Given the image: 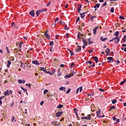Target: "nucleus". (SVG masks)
<instances>
[{
    "label": "nucleus",
    "instance_id": "nucleus-1",
    "mask_svg": "<svg viewBox=\"0 0 126 126\" xmlns=\"http://www.w3.org/2000/svg\"><path fill=\"white\" fill-rule=\"evenodd\" d=\"M120 34V32L119 31H117L115 32L114 35L116 36L115 37L113 38L111 40H109V42H113L114 40H117L118 38H119V35Z\"/></svg>",
    "mask_w": 126,
    "mask_h": 126
},
{
    "label": "nucleus",
    "instance_id": "nucleus-2",
    "mask_svg": "<svg viewBox=\"0 0 126 126\" xmlns=\"http://www.w3.org/2000/svg\"><path fill=\"white\" fill-rule=\"evenodd\" d=\"M96 116L98 118H104V117H105V115H103L102 116H100V115L101 114V109H99L98 110V111L96 112Z\"/></svg>",
    "mask_w": 126,
    "mask_h": 126
},
{
    "label": "nucleus",
    "instance_id": "nucleus-3",
    "mask_svg": "<svg viewBox=\"0 0 126 126\" xmlns=\"http://www.w3.org/2000/svg\"><path fill=\"white\" fill-rule=\"evenodd\" d=\"M74 73H70L68 75H66L64 76V78H65V79H67L68 78H70V77H71L72 76H74Z\"/></svg>",
    "mask_w": 126,
    "mask_h": 126
},
{
    "label": "nucleus",
    "instance_id": "nucleus-4",
    "mask_svg": "<svg viewBox=\"0 0 126 126\" xmlns=\"http://www.w3.org/2000/svg\"><path fill=\"white\" fill-rule=\"evenodd\" d=\"M107 60H108V61H107V63H111L112 62V63H113V62H114V58L113 57H108L107 58Z\"/></svg>",
    "mask_w": 126,
    "mask_h": 126
},
{
    "label": "nucleus",
    "instance_id": "nucleus-5",
    "mask_svg": "<svg viewBox=\"0 0 126 126\" xmlns=\"http://www.w3.org/2000/svg\"><path fill=\"white\" fill-rule=\"evenodd\" d=\"M29 14L32 17H34V16H35V13L34 12V10H32L31 12H30Z\"/></svg>",
    "mask_w": 126,
    "mask_h": 126
},
{
    "label": "nucleus",
    "instance_id": "nucleus-6",
    "mask_svg": "<svg viewBox=\"0 0 126 126\" xmlns=\"http://www.w3.org/2000/svg\"><path fill=\"white\" fill-rule=\"evenodd\" d=\"M32 63H33V64H36V65H39V64H40V63H38V61L37 60L33 61L32 62Z\"/></svg>",
    "mask_w": 126,
    "mask_h": 126
},
{
    "label": "nucleus",
    "instance_id": "nucleus-7",
    "mask_svg": "<svg viewBox=\"0 0 126 126\" xmlns=\"http://www.w3.org/2000/svg\"><path fill=\"white\" fill-rule=\"evenodd\" d=\"M99 29V27H96L95 28H94V29L93 30V33L95 35V34H96V32H97V30Z\"/></svg>",
    "mask_w": 126,
    "mask_h": 126
},
{
    "label": "nucleus",
    "instance_id": "nucleus-8",
    "mask_svg": "<svg viewBox=\"0 0 126 126\" xmlns=\"http://www.w3.org/2000/svg\"><path fill=\"white\" fill-rule=\"evenodd\" d=\"M79 91L80 92H81V91H82V87H80L77 89L76 94H78V92H79Z\"/></svg>",
    "mask_w": 126,
    "mask_h": 126
},
{
    "label": "nucleus",
    "instance_id": "nucleus-9",
    "mask_svg": "<svg viewBox=\"0 0 126 126\" xmlns=\"http://www.w3.org/2000/svg\"><path fill=\"white\" fill-rule=\"evenodd\" d=\"M120 39H121V37H118V38H117V39H114V41L115 44H118L119 42H120Z\"/></svg>",
    "mask_w": 126,
    "mask_h": 126
},
{
    "label": "nucleus",
    "instance_id": "nucleus-10",
    "mask_svg": "<svg viewBox=\"0 0 126 126\" xmlns=\"http://www.w3.org/2000/svg\"><path fill=\"white\" fill-rule=\"evenodd\" d=\"M92 59L94 60V62H95L96 63H98V57H93Z\"/></svg>",
    "mask_w": 126,
    "mask_h": 126
},
{
    "label": "nucleus",
    "instance_id": "nucleus-11",
    "mask_svg": "<svg viewBox=\"0 0 126 126\" xmlns=\"http://www.w3.org/2000/svg\"><path fill=\"white\" fill-rule=\"evenodd\" d=\"M4 95L5 96H7V95H9V91H8V90H7L6 92H4Z\"/></svg>",
    "mask_w": 126,
    "mask_h": 126
},
{
    "label": "nucleus",
    "instance_id": "nucleus-12",
    "mask_svg": "<svg viewBox=\"0 0 126 126\" xmlns=\"http://www.w3.org/2000/svg\"><path fill=\"white\" fill-rule=\"evenodd\" d=\"M85 119L86 120H91V115H88V117H85Z\"/></svg>",
    "mask_w": 126,
    "mask_h": 126
},
{
    "label": "nucleus",
    "instance_id": "nucleus-13",
    "mask_svg": "<svg viewBox=\"0 0 126 126\" xmlns=\"http://www.w3.org/2000/svg\"><path fill=\"white\" fill-rule=\"evenodd\" d=\"M85 13H86V12H83L82 13H80V15H81V18H84V17H85Z\"/></svg>",
    "mask_w": 126,
    "mask_h": 126
},
{
    "label": "nucleus",
    "instance_id": "nucleus-14",
    "mask_svg": "<svg viewBox=\"0 0 126 126\" xmlns=\"http://www.w3.org/2000/svg\"><path fill=\"white\" fill-rule=\"evenodd\" d=\"M62 114H63V112L59 111L57 113H56V116L57 117H61V116L62 115Z\"/></svg>",
    "mask_w": 126,
    "mask_h": 126
},
{
    "label": "nucleus",
    "instance_id": "nucleus-15",
    "mask_svg": "<svg viewBox=\"0 0 126 126\" xmlns=\"http://www.w3.org/2000/svg\"><path fill=\"white\" fill-rule=\"evenodd\" d=\"M3 98H4V96L0 97V106L2 105V101H1V99H3Z\"/></svg>",
    "mask_w": 126,
    "mask_h": 126
},
{
    "label": "nucleus",
    "instance_id": "nucleus-16",
    "mask_svg": "<svg viewBox=\"0 0 126 126\" xmlns=\"http://www.w3.org/2000/svg\"><path fill=\"white\" fill-rule=\"evenodd\" d=\"M21 88L22 90H23L24 92H26L27 95H28V93H27V90L26 89H24L23 87H21Z\"/></svg>",
    "mask_w": 126,
    "mask_h": 126
},
{
    "label": "nucleus",
    "instance_id": "nucleus-17",
    "mask_svg": "<svg viewBox=\"0 0 126 126\" xmlns=\"http://www.w3.org/2000/svg\"><path fill=\"white\" fill-rule=\"evenodd\" d=\"M59 90H61V91H64V92H65V88L61 87L59 88Z\"/></svg>",
    "mask_w": 126,
    "mask_h": 126
},
{
    "label": "nucleus",
    "instance_id": "nucleus-18",
    "mask_svg": "<svg viewBox=\"0 0 126 126\" xmlns=\"http://www.w3.org/2000/svg\"><path fill=\"white\" fill-rule=\"evenodd\" d=\"M100 7V3H96L94 6V8H99Z\"/></svg>",
    "mask_w": 126,
    "mask_h": 126
},
{
    "label": "nucleus",
    "instance_id": "nucleus-19",
    "mask_svg": "<svg viewBox=\"0 0 126 126\" xmlns=\"http://www.w3.org/2000/svg\"><path fill=\"white\" fill-rule=\"evenodd\" d=\"M45 37H46L47 38H48V39H50V34H49V33H47V32H45Z\"/></svg>",
    "mask_w": 126,
    "mask_h": 126
},
{
    "label": "nucleus",
    "instance_id": "nucleus-20",
    "mask_svg": "<svg viewBox=\"0 0 126 126\" xmlns=\"http://www.w3.org/2000/svg\"><path fill=\"white\" fill-rule=\"evenodd\" d=\"M108 39V38H103V37L102 36H101L100 37V40L101 41H102L103 42H105V41H106V40H107Z\"/></svg>",
    "mask_w": 126,
    "mask_h": 126
},
{
    "label": "nucleus",
    "instance_id": "nucleus-21",
    "mask_svg": "<svg viewBox=\"0 0 126 126\" xmlns=\"http://www.w3.org/2000/svg\"><path fill=\"white\" fill-rule=\"evenodd\" d=\"M63 104H59L57 107V109H61V108H63Z\"/></svg>",
    "mask_w": 126,
    "mask_h": 126
},
{
    "label": "nucleus",
    "instance_id": "nucleus-22",
    "mask_svg": "<svg viewBox=\"0 0 126 126\" xmlns=\"http://www.w3.org/2000/svg\"><path fill=\"white\" fill-rule=\"evenodd\" d=\"M41 70H42V71H44V72H47V69L44 67H41Z\"/></svg>",
    "mask_w": 126,
    "mask_h": 126
},
{
    "label": "nucleus",
    "instance_id": "nucleus-23",
    "mask_svg": "<svg viewBox=\"0 0 126 126\" xmlns=\"http://www.w3.org/2000/svg\"><path fill=\"white\" fill-rule=\"evenodd\" d=\"M80 51H81V47L78 48L76 49V52H77V53H79Z\"/></svg>",
    "mask_w": 126,
    "mask_h": 126
},
{
    "label": "nucleus",
    "instance_id": "nucleus-24",
    "mask_svg": "<svg viewBox=\"0 0 126 126\" xmlns=\"http://www.w3.org/2000/svg\"><path fill=\"white\" fill-rule=\"evenodd\" d=\"M89 41V45H91V44H93V41H91V38H89L88 39Z\"/></svg>",
    "mask_w": 126,
    "mask_h": 126
},
{
    "label": "nucleus",
    "instance_id": "nucleus-25",
    "mask_svg": "<svg viewBox=\"0 0 126 126\" xmlns=\"http://www.w3.org/2000/svg\"><path fill=\"white\" fill-rule=\"evenodd\" d=\"M11 64V62L10 61H8L7 64V67H9V66Z\"/></svg>",
    "mask_w": 126,
    "mask_h": 126
},
{
    "label": "nucleus",
    "instance_id": "nucleus-26",
    "mask_svg": "<svg viewBox=\"0 0 126 126\" xmlns=\"http://www.w3.org/2000/svg\"><path fill=\"white\" fill-rule=\"evenodd\" d=\"M126 79H125L124 81H122L120 83V85H123V84H124L125 83H126Z\"/></svg>",
    "mask_w": 126,
    "mask_h": 126
},
{
    "label": "nucleus",
    "instance_id": "nucleus-27",
    "mask_svg": "<svg viewBox=\"0 0 126 126\" xmlns=\"http://www.w3.org/2000/svg\"><path fill=\"white\" fill-rule=\"evenodd\" d=\"M117 102V99H115L112 100V104H116Z\"/></svg>",
    "mask_w": 126,
    "mask_h": 126
},
{
    "label": "nucleus",
    "instance_id": "nucleus-28",
    "mask_svg": "<svg viewBox=\"0 0 126 126\" xmlns=\"http://www.w3.org/2000/svg\"><path fill=\"white\" fill-rule=\"evenodd\" d=\"M62 75V73L61 72V70L58 69V76H61Z\"/></svg>",
    "mask_w": 126,
    "mask_h": 126
},
{
    "label": "nucleus",
    "instance_id": "nucleus-29",
    "mask_svg": "<svg viewBox=\"0 0 126 126\" xmlns=\"http://www.w3.org/2000/svg\"><path fill=\"white\" fill-rule=\"evenodd\" d=\"M50 46H51V47H53L54 46V41H51L50 43Z\"/></svg>",
    "mask_w": 126,
    "mask_h": 126
},
{
    "label": "nucleus",
    "instance_id": "nucleus-30",
    "mask_svg": "<svg viewBox=\"0 0 126 126\" xmlns=\"http://www.w3.org/2000/svg\"><path fill=\"white\" fill-rule=\"evenodd\" d=\"M82 5H78V7L77 9V10H81V7H82Z\"/></svg>",
    "mask_w": 126,
    "mask_h": 126
},
{
    "label": "nucleus",
    "instance_id": "nucleus-31",
    "mask_svg": "<svg viewBox=\"0 0 126 126\" xmlns=\"http://www.w3.org/2000/svg\"><path fill=\"white\" fill-rule=\"evenodd\" d=\"M23 42H20V43L19 44V50H21V49H20V48H22V45H23Z\"/></svg>",
    "mask_w": 126,
    "mask_h": 126
},
{
    "label": "nucleus",
    "instance_id": "nucleus-32",
    "mask_svg": "<svg viewBox=\"0 0 126 126\" xmlns=\"http://www.w3.org/2000/svg\"><path fill=\"white\" fill-rule=\"evenodd\" d=\"M9 59L12 62H13V61H14V57H13V56L10 57Z\"/></svg>",
    "mask_w": 126,
    "mask_h": 126
},
{
    "label": "nucleus",
    "instance_id": "nucleus-33",
    "mask_svg": "<svg viewBox=\"0 0 126 126\" xmlns=\"http://www.w3.org/2000/svg\"><path fill=\"white\" fill-rule=\"evenodd\" d=\"M113 109H116V106H111L110 109L109 110V111H111V110H113Z\"/></svg>",
    "mask_w": 126,
    "mask_h": 126
},
{
    "label": "nucleus",
    "instance_id": "nucleus-34",
    "mask_svg": "<svg viewBox=\"0 0 126 126\" xmlns=\"http://www.w3.org/2000/svg\"><path fill=\"white\" fill-rule=\"evenodd\" d=\"M6 49L7 54H10V52H9V48L8 47H6Z\"/></svg>",
    "mask_w": 126,
    "mask_h": 126
},
{
    "label": "nucleus",
    "instance_id": "nucleus-35",
    "mask_svg": "<svg viewBox=\"0 0 126 126\" xmlns=\"http://www.w3.org/2000/svg\"><path fill=\"white\" fill-rule=\"evenodd\" d=\"M18 52V49H17V48H15L14 50V54H17Z\"/></svg>",
    "mask_w": 126,
    "mask_h": 126
},
{
    "label": "nucleus",
    "instance_id": "nucleus-36",
    "mask_svg": "<svg viewBox=\"0 0 126 126\" xmlns=\"http://www.w3.org/2000/svg\"><path fill=\"white\" fill-rule=\"evenodd\" d=\"M51 124H52L53 126H57V122L53 121L51 123Z\"/></svg>",
    "mask_w": 126,
    "mask_h": 126
},
{
    "label": "nucleus",
    "instance_id": "nucleus-37",
    "mask_svg": "<svg viewBox=\"0 0 126 126\" xmlns=\"http://www.w3.org/2000/svg\"><path fill=\"white\" fill-rule=\"evenodd\" d=\"M120 19H122L123 20H125V17L123 16H119Z\"/></svg>",
    "mask_w": 126,
    "mask_h": 126
},
{
    "label": "nucleus",
    "instance_id": "nucleus-38",
    "mask_svg": "<svg viewBox=\"0 0 126 126\" xmlns=\"http://www.w3.org/2000/svg\"><path fill=\"white\" fill-rule=\"evenodd\" d=\"M68 29H69L68 27H67V26H66V25L65 24V26H64V30H68Z\"/></svg>",
    "mask_w": 126,
    "mask_h": 126
},
{
    "label": "nucleus",
    "instance_id": "nucleus-39",
    "mask_svg": "<svg viewBox=\"0 0 126 126\" xmlns=\"http://www.w3.org/2000/svg\"><path fill=\"white\" fill-rule=\"evenodd\" d=\"M115 11V9L114 7H112L110 10V12H112V13Z\"/></svg>",
    "mask_w": 126,
    "mask_h": 126
},
{
    "label": "nucleus",
    "instance_id": "nucleus-40",
    "mask_svg": "<svg viewBox=\"0 0 126 126\" xmlns=\"http://www.w3.org/2000/svg\"><path fill=\"white\" fill-rule=\"evenodd\" d=\"M83 43L85 46H87L88 44V42H87L86 40H85V41H83Z\"/></svg>",
    "mask_w": 126,
    "mask_h": 126
},
{
    "label": "nucleus",
    "instance_id": "nucleus-41",
    "mask_svg": "<svg viewBox=\"0 0 126 126\" xmlns=\"http://www.w3.org/2000/svg\"><path fill=\"white\" fill-rule=\"evenodd\" d=\"M49 92V90H45L43 92V94H47Z\"/></svg>",
    "mask_w": 126,
    "mask_h": 126
},
{
    "label": "nucleus",
    "instance_id": "nucleus-42",
    "mask_svg": "<svg viewBox=\"0 0 126 126\" xmlns=\"http://www.w3.org/2000/svg\"><path fill=\"white\" fill-rule=\"evenodd\" d=\"M60 23L62 25H65V23L63 22L62 20H60Z\"/></svg>",
    "mask_w": 126,
    "mask_h": 126
},
{
    "label": "nucleus",
    "instance_id": "nucleus-43",
    "mask_svg": "<svg viewBox=\"0 0 126 126\" xmlns=\"http://www.w3.org/2000/svg\"><path fill=\"white\" fill-rule=\"evenodd\" d=\"M70 91H71V89H69L67 91V92H66V94H68L70 92Z\"/></svg>",
    "mask_w": 126,
    "mask_h": 126
},
{
    "label": "nucleus",
    "instance_id": "nucleus-44",
    "mask_svg": "<svg viewBox=\"0 0 126 126\" xmlns=\"http://www.w3.org/2000/svg\"><path fill=\"white\" fill-rule=\"evenodd\" d=\"M55 22L56 23H59V18H56V19H55Z\"/></svg>",
    "mask_w": 126,
    "mask_h": 126
},
{
    "label": "nucleus",
    "instance_id": "nucleus-45",
    "mask_svg": "<svg viewBox=\"0 0 126 126\" xmlns=\"http://www.w3.org/2000/svg\"><path fill=\"white\" fill-rule=\"evenodd\" d=\"M56 72V69H54L52 72H51V75H53Z\"/></svg>",
    "mask_w": 126,
    "mask_h": 126
},
{
    "label": "nucleus",
    "instance_id": "nucleus-46",
    "mask_svg": "<svg viewBox=\"0 0 126 126\" xmlns=\"http://www.w3.org/2000/svg\"><path fill=\"white\" fill-rule=\"evenodd\" d=\"M14 120H15V117H14V116H12V118L11 119L12 123H13V122H14Z\"/></svg>",
    "mask_w": 126,
    "mask_h": 126
},
{
    "label": "nucleus",
    "instance_id": "nucleus-47",
    "mask_svg": "<svg viewBox=\"0 0 126 126\" xmlns=\"http://www.w3.org/2000/svg\"><path fill=\"white\" fill-rule=\"evenodd\" d=\"M75 114L77 118H78V120H80L79 116H78V114L77 113V112H75Z\"/></svg>",
    "mask_w": 126,
    "mask_h": 126
},
{
    "label": "nucleus",
    "instance_id": "nucleus-48",
    "mask_svg": "<svg viewBox=\"0 0 126 126\" xmlns=\"http://www.w3.org/2000/svg\"><path fill=\"white\" fill-rule=\"evenodd\" d=\"M106 5H107V1H105V2L103 4L102 7L106 6Z\"/></svg>",
    "mask_w": 126,
    "mask_h": 126
},
{
    "label": "nucleus",
    "instance_id": "nucleus-49",
    "mask_svg": "<svg viewBox=\"0 0 126 126\" xmlns=\"http://www.w3.org/2000/svg\"><path fill=\"white\" fill-rule=\"evenodd\" d=\"M105 53H109L110 54V49L107 48V50L105 51Z\"/></svg>",
    "mask_w": 126,
    "mask_h": 126
},
{
    "label": "nucleus",
    "instance_id": "nucleus-50",
    "mask_svg": "<svg viewBox=\"0 0 126 126\" xmlns=\"http://www.w3.org/2000/svg\"><path fill=\"white\" fill-rule=\"evenodd\" d=\"M77 37H78V38L79 39V40H80L81 39V36L80 34H79V33L78 34Z\"/></svg>",
    "mask_w": 126,
    "mask_h": 126
},
{
    "label": "nucleus",
    "instance_id": "nucleus-51",
    "mask_svg": "<svg viewBox=\"0 0 126 126\" xmlns=\"http://www.w3.org/2000/svg\"><path fill=\"white\" fill-rule=\"evenodd\" d=\"M70 54L71 56H74V53L73 52H72V51H70Z\"/></svg>",
    "mask_w": 126,
    "mask_h": 126
},
{
    "label": "nucleus",
    "instance_id": "nucleus-52",
    "mask_svg": "<svg viewBox=\"0 0 126 126\" xmlns=\"http://www.w3.org/2000/svg\"><path fill=\"white\" fill-rule=\"evenodd\" d=\"M99 91H101V92H105V90L103 89H99Z\"/></svg>",
    "mask_w": 126,
    "mask_h": 126
},
{
    "label": "nucleus",
    "instance_id": "nucleus-53",
    "mask_svg": "<svg viewBox=\"0 0 126 126\" xmlns=\"http://www.w3.org/2000/svg\"><path fill=\"white\" fill-rule=\"evenodd\" d=\"M11 26L12 27H14L15 26V23H14V22H12L11 23Z\"/></svg>",
    "mask_w": 126,
    "mask_h": 126
},
{
    "label": "nucleus",
    "instance_id": "nucleus-54",
    "mask_svg": "<svg viewBox=\"0 0 126 126\" xmlns=\"http://www.w3.org/2000/svg\"><path fill=\"white\" fill-rule=\"evenodd\" d=\"M25 115H27V109H25L24 112H23Z\"/></svg>",
    "mask_w": 126,
    "mask_h": 126
},
{
    "label": "nucleus",
    "instance_id": "nucleus-55",
    "mask_svg": "<svg viewBox=\"0 0 126 126\" xmlns=\"http://www.w3.org/2000/svg\"><path fill=\"white\" fill-rule=\"evenodd\" d=\"M26 86H28L29 87V88H31V85H30V84H26Z\"/></svg>",
    "mask_w": 126,
    "mask_h": 126
},
{
    "label": "nucleus",
    "instance_id": "nucleus-56",
    "mask_svg": "<svg viewBox=\"0 0 126 126\" xmlns=\"http://www.w3.org/2000/svg\"><path fill=\"white\" fill-rule=\"evenodd\" d=\"M40 14V13L39 12V11H36V15L37 16H39V15Z\"/></svg>",
    "mask_w": 126,
    "mask_h": 126
},
{
    "label": "nucleus",
    "instance_id": "nucleus-57",
    "mask_svg": "<svg viewBox=\"0 0 126 126\" xmlns=\"http://www.w3.org/2000/svg\"><path fill=\"white\" fill-rule=\"evenodd\" d=\"M79 20H80V18H79V17H78L76 19V22H78V21H79Z\"/></svg>",
    "mask_w": 126,
    "mask_h": 126
},
{
    "label": "nucleus",
    "instance_id": "nucleus-58",
    "mask_svg": "<svg viewBox=\"0 0 126 126\" xmlns=\"http://www.w3.org/2000/svg\"><path fill=\"white\" fill-rule=\"evenodd\" d=\"M74 65H75V64H74V63H72L70 65L71 67H73V66H74Z\"/></svg>",
    "mask_w": 126,
    "mask_h": 126
},
{
    "label": "nucleus",
    "instance_id": "nucleus-59",
    "mask_svg": "<svg viewBox=\"0 0 126 126\" xmlns=\"http://www.w3.org/2000/svg\"><path fill=\"white\" fill-rule=\"evenodd\" d=\"M18 81V83H22V80L21 79H19Z\"/></svg>",
    "mask_w": 126,
    "mask_h": 126
},
{
    "label": "nucleus",
    "instance_id": "nucleus-60",
    "mask_svg": "<svg viewBox=\"0 0 126 126\" xmlns=\"http://www.w3.org/2000/svg\"><path fill=\"white\" fill-rule=\"evenodd\" d=\"M86 63H90V64H91V63H92V61L87 62Z\"/></svg>",
    "mask_w": 126,
    "mask_h": 126
},
{
    "label": "nucleus",
    "instance_id": "nucleus-61",
    "mask_svg": "<svg viewBox=\"0 0 126 126\" xmlns=\"http://www.w3.org/2000/svg\"><path fill=\"white\" fill-rule=\"evenodd\" d=\"M41 11L42 12H44L45 11H47V10H46V9H41Z\"/></svg>",
    "mask_w": 126,
    "mask_h": 126
},
{
    "label": "nucleus",
    "instance_id": "nucleus-62",
    "mask_svg": "<svg viewBox=\"0 0 126 126\" xmlns=\"http://www.w3.org/2000/svg\"><path fill=\"white\" fill-rule=\"evenodd\" d=\"M122 40H123V43H126V38H122Z\"/></svg>",
    "mask_w": 126,
    "mask_h": 126
},
{
    "label": "nucleus",
    "instance_id": "nucleus-63",
    "mask_svg": "<svg viewBox=\"0 0 126 126\" xmlns=\"http://www.w3.org/2000/svg\"><path fill=\"white\" fill-rule=\"evenodd\" d=\"M10 94H12V90H10V91L9 92V95H10Z\"/></svg>",
    "mask_w": 126,
    "mask_h": 126
},
{
    "label": "nucleus",
    "instance_id": "nucleus-64",
    "mask_svg": "<svg viewBox=\"0 0 126 126\" xmlns=\"http://www.w3.org/2000/svg\"><path fill=\"white\" fill-rule=\"evenodd\" d=\"M43 104H44V101H42L41 102H40V106H42L43 105Z\"/></svg>",
    "mask_w": 126,
    "mask_h": 126
}]
</instances>
